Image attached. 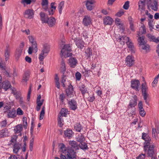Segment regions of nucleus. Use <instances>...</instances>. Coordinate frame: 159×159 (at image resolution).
<instances>
[{"mask_svg": "<svg viewBox=\"0 0 159 159\" xmlns=\"http://www.w3.org/2000/svg\"><path fill=\"white\" fill-rule=\"evenodd\" d=\"M71 47L69 44L64 45L61 51V57H62L63 56L65 58L71 56L72 53L70 52L71 51Z\"/></svg>", "mask_w": 159, "mask_h": 159, "instance_id": "1", "label": "nucleus"}, {"mask_svg": "<svg viewBox=\"0 0 159 159\" xmlns=\"http://www.w3.org/2000/svg\"><path fill=\"white\" fill-rule=\"evenodd\" d=\"M50 46L47 44H45L43 45V49L42 50L41 53L39 55V59L40 61H43L44 57H46L50 51Z\"/></svg>", "mask_w": 159, "mask_h": 159, "instance_id": "2", "label": "nucleus"}, {"mask_svg": "<svg viewBox=\"0 0 159 159\" xmlns=\"http://www.w3.org/2000/svg\"><path fill=\"white\" fill-rule=\"evenodd\" d=\"M154 146L153 144L148 145V148L145 149L144 148V151H147L148 157H151L156 156V153L154 150Z\"/></svg>", "mask_w": 159, "mask_h": 159, "instance_id": "3", "label": "nucleus"}, {"mask_svg": "<svg viewBox=\"0 0 159 159\" xmlns=\"http://www.w3.org/2000/svg\"><path fill=\"white\" fill-rule=\"evenodd\" d=\"M137 97L136 96L134 95L132 97L131 100L130 102V107L132 108V112L131 113H132V115L135 114V111L136 108L135 106L137 104Z\"/></svg>", "mask_w": 159, "mask_h": 159, "instance_id": "4", "label": "nucleus"}, {"mask_svg": "<svg viewBox=\"0 0 159 159\" xmlns=\"http://www.w3.org/2000/svg\"><path fill=\"white\" fill-rule=\"evenodd\" d=\"M142 138L145 140L144 143V148L146 149L148 148V145L150 144L151 139L149 136L146 133H142Z\"/></svg>", "mask_w": 159, "mask_h": 159, "instance_id": "5", "label": "nucleus"}, {"mask_svg": "<svg viewBox=\"0 0 159 159\" xmlns=\"http://www.w3.org/2000/svg\"><path fill=\"white\" fill-rule=\"evenodd\" d=\"M140 85V83L138 80L133 79L131 81V87L133 89L136 91H139V86Z\"/></svg>", "mask_w": 159, "mask_h": 159, "instance_id": "6", "label": "nucleus"}, {"mask_svg": "<svg viewBox=\"0 0 159 159\" xmlns=\"http://www.w3.org/2000/svg\"><path fill=\"white\" fill-rule=\"evenodd\" d=\"M83 24L85 26L88 27L92 24V20L89 16H84L83 20Z\"/></svg>", "mask_w": 159, "mask_h": 159, "instance_id": "7", "label": "nucleus"}, {"mask_svg": "<svg viewBox=\"0 0 159 159\" xmlns=\"http://www.w3.org/2000/svg\"><path fill=\"white\" fill-rule=\"evenodd\" d=\"M116 39L118 41L120 42V43L124 44L126 43L128 47L129 48V39L128 37L125 36H122L121 37L120 36H119Z\"/></svg>", "mask_w": 159, "mask_h": 159, "instance_id": "8", "label": "nucleus"}, {"mask_svg": "<svg viewBox=\"0 0 159 159\" xmlns=\"http://www.w3.org/2000/svg\"><path fill=\"white\" fill-rule=\"evenodd\" d=\"M68 104L70 109L71 110L75 111L77 108V102L74 99L68 101Z\"/></svg>", "mask_w": 159, "mask_h": 159, "instance_id": "9", "label": "nucleus"}, {"mask_svg": "<svg viewBox=\"0 0 159 159\" xmlns=\"http://www.w3.org/2000/svg\"><path fill=\"white\" fill-rule=\"evenodd\" d=\"M74 41L78 48L82 49L84 47V43L81 39L80 38H75L74 39Z\"/></svg>", "mask_w": 159, "mask_h": 159, "instance_id": "10", "label": "nucleus"}, {"mask_svg": "<svg viewBox=\"0 0 159 159\" xmlns=\"http://www.w3.org/2000/svg\"><path fill=\"white\" fill-rule=\"evenodd\" d=\"M34 15V11L32 9H28L25 10L24 13L25 17L29 19H32Z\"/></svg>", "mask_w": 159, "mask_h": 159, "instance_id": "11", "label": "nucleus"}, {"mask_svg": "<svg viewBox=\"0 0 159 159\" xmlns=\"http://www.w3.org/2000/svg\"><path fill=\"white\" fill-rule=\"evenodd\" d=\"M158 0H153L148 5L153 10L155 11L158 9Z\"/></svg>", "mask_w": 159, "mask_h": 159, "instance_id": "12", "label": "nucleus"}, {"mask_svg": "<svg viewBox=\"0 0 159 159\" xmlns=\"http://www.w3.org/2000/svg\"><path fill=\"white\" fill-rule=\"evenodd\" d=\"M23 129L22 125L21 124H18L15 127L14 130L15 134H18V135L21 136L22 135L21 132L22 131Z\"/></svg>", "mask_w": 159, "mask_h": 159, "instance_id": "13", "label": "nucleus"}, {"mask_svg": "<svg viewBox=\"0 0 159 159\" xmlns=\"http://www.w3.org/2000/svg\"><path fill=\"white\" fill-rule=\"evenodd\" d=\"M11 49L9 45L7 44L5 50L4 56L5 61H7L9 59L10 55Z\"/></svg>", "mask_w": 159, "mask_h": 159, "instance_id": "14", "label": "nucleus"}, {"mask_svg": "<svg viewBox=\"0 0 159 159\" xmlns=\"http://www.w3.org/2000/svg\"><path fill=\"white\" fill-rule=\"evenodd\" d=\"M77 63L78 61L76 58L71 57L68 60V63L71 67L74 68Z\"/></svg>", "mask_w": 159, "mask_h": 159, "instance_id": "15", "label": "nucleus"}, {"mask_svg": "<svg viewBox=\"0 0 159 159\" xmlns=\"http://www.w3.org/2000/svg\"><path fill=\"white\" fill-rule=\"evenodd\" d=\"M11 84L8 81H3L0 85V89H3L6 91L10 87Z\"/></svg>", "mask_w": 159, "mask_h": 159, "instance_id": "16", "label": "nucleus"}, {"mask_svg": "<svg viewBox=\"0 0 159 159\" xmlns=\"http://www.w3.org/2000/svg\"><path fill=\"white\" fill-rule=\"evenodd\" d=\"M94 0H87L86 6L87 9L89 11L92 10L94 7Z\"/></svg>", "mask_w": 159, "mask_h": 159, "instance_id": "17", "label": "nucleus"}, {"mask_svg": "<svg viewBox=\"0 0 159 159\" xmlns=\"http://www.w3.org/2000/svg\"><path fill=\"white\" fill-rule=\"evenodd\" d=\"M66 156L68 158L70 159L76 158L75 152H74V150L71 149L67 151Z\"/></svg>", "mask_w": 159, "mask_h": 159, "instance_id": "18", "label": "nucleus"}, {"mask_svg": "<svg viewBox=\"0 0 159 159\" xmlns=\"http://www.w3.org/2000/svg\"><path fill=\"white\" fill-rule=\"evenodd\" d=\"M61 72L62 74V76L63 77H66V75L65 73L66 68L65 66V64L63 59H62L61 61V66L60 67Z\"/></svg>", "mask_w": 159, "mask_h": 159, "instance_id": "19", "label": "nucleus"}, {"mask_svg": "<svg viewBox=\"0 0 159 159\" xmlns=\"http://www.w3.org/2000/svg\"><path fill=\"white\" fill-rule=\"evenodd\" d=\"M55 22L56 20L55 18L51 17L49 18H48L45 23H47L49 27H52L55 25Z\"/></svg>", "mask_w": 159, "mask_h": 159, "instance_id": "20", "label": "nucleus"}, {"mask_svg": "<svg viewBox=\"0 0 159 159\" xmlns=\"http://www.w3.org/2000/svg\"><path fill=\"white\" fill-rule=\"evenodd\" d=\"M69 144L73 150H77L79 149V145L77 142L75 141H70Z\"/></svg>", "mask_w": 159, "mask_h": 159, "instance_id": "21", "label": "nucleus"}, {"mask_svg": "<svg viewBox=\"0 0 159 159\" xmlns=\"http://www.w3.org/2000/svg\"><path fill=\"white\" fill-rule=\"evenodd\" d=\"M7 117L8 118H14L16 116V111L14 109L9 110L7 112Z\"/></svg>", "mask_w": 159, "mask_h": 159, "instance_id": "22", "label": "nucleus"}, {"mask_svg": "<svg viewBox=\"0 0 159 159\" xmlns=\"http://www.w3.org/2000/svg\"><path fill=\"white\" fill-rule=\"evenodd\" d=\"M67 96L70 98L73 93V88L72 86L70 84V85L68 86L66 91Z\"/></svg>", "mask_w": 159, "mask_h": 159, "instance_id": "23", "label": "nucleus"}, {"mask_svg": "<svg viewBox=\"0 0 159 159\" xmlns=\"http://www.w3.org/2000/svg\"><path fill=\"white\" fill-rule=\"evenodd\" d=\"M79 88L83 96H84L85 94L86 93H88L89 95V92L87 91V88L86 87V86L84 84H82L80 85Z\"/></svg>", "mask_w": 159, "mask_h": 159, "instance_id": "24", "label": "nucleus"}, {"mask_svg": "<svg viewBox=\"0 0 159 159\" xmlns=\"http://www.w3.org/2000/svg\"><path fill=\"white\" fill-rule=\"evenodd\" d=\"M9 132L8 130L5 128L0 131V138H4L9 136Z\"/></svg>", "mask_w": 159, "mask_h": 159, "instance_id": "25", "label": "nucleus"}, {"mask_svg": "<svg viewBox=\"0 0 159 159\" xmlns=\"http://www.w3.org/2000/svg\"><path fill=\"white\" fill-rule=\"evenodd\" d=\"M113 22L112 19L110 16H107L103 19V23L105 25H111Z\"/></svg>", "mask_w": 159, "mask_h": 159, "instance_id": "26", "label": "nucleus"}, {"mask_svg": "<svg viewBox=\"0 0 159 159\" xmlns=\"http://www.w3.org/2000/svg\"><path fill=\"white\" fill-rule=\"evenodd\" d=\"M28 38L30 43H31L32 45L33 46V47L37 49V44L34 37L32 36H30L28 37Z\"/></svg>", "mask_w": 159, "mask_h": 159, "instance_id": "27", "label": "nucleus"}, {"mask_svg": "<svg viewBox=\"0 0 159 159\" xmlns=\"http://www.w3.org/2000/svg\"><path fill=\"white\" fill-rule=\"evenodd\" d=\"M21 146L20 144L19 143H15L13 147V151L14 153L17 154L20 149V147Z\"/></svg>", "mask_w": 159, "mask_h": 159, "instance_id": "28", "label": "nucleus"}, {"mask_svg": "<svg viewBox=\"0 0 159 159\" xmlns=\"http://www.w3.org/2000/svg\"><path fill=\"white\" fill-rule=\"evenodd\" d=\"M64 134L66 137H68L70 139L72 137L73 132L72 130L68 129L64 131Z\"/></svg>", "mask_w": 159, "mask_h": 159, "instance_id": "29", "label": "nucleus"}, {"mask_svg": "<svg viewBox=\"0 0 159 159\" xmlns=\"http://www.w3.org/2000/svg\"><path fill=\"white\" fill-rule=\"evenodd\" d=\"M39 15L42 23H45L48 18V16L46 15L44 13L42 12H40Z\"/></svg>", "mask_w": 159, "mask_h": 159, "instance_id": "30", "label": "nucleus"}, {"mask_svg": "<svg viewBox=\"0 0 159 159\" xmlns=\"http://www.w3.org/2000/svg\"><path fill=\"white\" fill-rule=\"evenodd\" d=\"M137 36L138 37V41L139 46L146 43V41L144 39L145 37L144 36H141V35L138 36V35Z\"/></svg>", "mask_w": 159, "mask_h": 159, "instance_id": "31", "label": "nucleus"}, {"mask_svg": "<svg viewBox=\"0 0 159 159\" xmlns=\"http://www.w3.org/2000/svg\"><path fill=\"white\" fill-rule=\"evenodd\" d=\"M85 56L87 58H90V57L92 55V50L90 48H88L85 50Z\"/></svg>", "mask_w": 159, "mask_h": 159, "instance_id": "32", "label": "nucleus"}, {"mask_svg": "<svg viewBox=\"0 0 159 159\" xmlns=\"http://www.w3.org/2000/svg\"><path fill=\"white\" fill-rule=\"evenodd\" d=\"M145 3V0H140L138 3L139 9L141 10L144 9Z\"/></svg>", "mask_w": 159, "mask_h": 159, "instance_id": "33", "label": "nucleus"}, {"mask_svg": "<svg viewBox=\"0 0 159 159\" xmlns=\"http://www.w3.org/2000/svg\"><path fill=\"white\" fill-rule=\"evenodd\" d=\"M148 88L146 82L144 81L141 84L142 93L148 92Z\"/></svg>", "mask_w": 159, "mask_h": 159, "instance_id": "34", "label": "nucleus"}, {"mask_svg": "<svg viewBox=\"0 0 159 159\" xmlns=\"http://www.w3.org/2000/svg\"><path fill=\"white\" fill-rule=\"evenodd\" d=\"M76 140L80 143L84 142L85 140V138L84 135L82 134H79L76 138Z\"/></svg>", "mask_w": 159, "mask_h": 159, "instance_id": "35", "label": "nucleus"}, {"mask_svg": "<svg viewBox=\"0 0 159 159\" xmlns=\"http://www.w3.org/2000/svg\"><path fill=\"white\" fill-rule=\"evenodd\" d=\"M146 33V29L145 26L143 25L140 28L139 31L137 34L138 36L141 35L143 34H145Z\"/></svg>", "mask_w": 159, "mask_h": 159, "instance_id": "36", "label": "nucleus"}, {"mask_svg": "<svg viewBox=\"0 0 159 159\" xmlns=\"http://www.w3.org/2000/svg\"><path fill=\"white\" fill-rule=\"evenodd\" d=\"M78 145L79 148L80 147L81 149L83 150H87L88 149L87 144L84 142L80 143Z\"/></svg>", "mask_w": 159, "mask_h": 159, "instance_id": "37", "label": "nucleus"}, {"mask_svg": "<svg viewBox=\"0 0 159 159\" xmlns=\"http://www.w3.org/2000/svg\"><path fill=\"white\" fill-rule=\"evenodd\" d=\"M83 127L80 123H76L74 125L75 129L77 132H80Z\"/></svg>", "mask_w": 159, "mask_h": 159, "instance_id": "38", "label": "nucleus"}, {"mask_svg": "<svg viewBox=\"0 0 159 159\" xmlns=\"http://www.w3.org/2000/svg\"><path fill=\"white\" fill-rule=\"evenodd\" d=\"M64 1L61 2L58 5V9L60 14L62 13V10L64 7Z\"/></svg>", "mask_w": 159, "mask_h": 159, "instance_id": "39", "label": "nucleus"}, {"mask_svg": "<svg viewBox=\"0 0 159 159\" xmlns=\"http://www.w3.org/2000/svg\"><path fill=\"white\" fill-rule=\"evenodd\" d=\"M12 93L13 94L16 99L17 100H18L19 98L21 97V93L19 92L13 90Z\"/></svg>", "mask_w": 159, "mask_h": 159, "instance_id": "40", "label": "nucleus"}, {"mask_svg": "<svg viewBox=\"0 0 159 159\" xmlns=\"http://www.w3.org/2000/svg\"><path fill=\"white\" fill-rule=\"evenodd\" d=\"M29 72L27 71L25 72L23 78V81L26 82L29 80Z\"/></svg>", "mask_w": 159, "mask_h": 159, "instance_id": "41", "label": "nucleus"}, {"mask_svg": "<svg viewBox=\"0 0 159 159\" xmlns=\"http://www.w3.org/2000/svg\"><path fill=\"white\" fill-rule=\"evenodd\" d=\"M142 95L143 96L144 100L145 101V102L148 105H149V102L148 101L147 99L148 98L149 95L148 93V92L142 93Z\"/></svg>", "mask_w": 159, "mask_h": 159, "instance_id": "42", "label": "nucleus"}, {"mask_svg": "<svg viewBox=\"0 0 159 159\" xmlns=\"http://www.w3.org/2000/svg\"><path fill=\"white\" fill-rule=\"evenodd\" d=\"M139 47L143 50H145L146 51L148 50L149 49V46L146 43L139 46Z\"/></svg>", "mask_w": 159, "mask_h": 159, "instance_id": "43", "label": "nucleus"}, {"mask_svg": "<svg viewBox=\"0 0 159 159\" xmlns=\"http://www.w3.org/2000/svg\"><path fill=\"white\" fill-rule=\"evenodd\" d=\"M67 109L65 108H62L61 109V112H60V114L61 115V116L66 117L67 115Z\"/></svg>", "mask_w": 159, "mask_h": 159, "instance_id": "44", "label": "nucleus"}, {"mask_svg": "<svg viewBox=\"0 0 159 159\" xmlns=\"http://www.w3.org/2000/svg\"><path fill=\"white\" fill-rule=\"evenodd\" d=\"M59 146H60V150L63 153H65V154L67 153L66 148L65 144L63 143H61Z\"/></svg>", "mask_w": 159, "mask_h": 159, "instance_id": "45", "label": "nucleus"}, {"mask_svg": "<svg viewBox=\"0 0 159 159\" xmlns=\"http://www.w3.org/2000/svg\"><path fill=\"white\" fill-rule=\"evenodd\" d=\"M134 115V116L133 117V119H132L133 121L131 123V126H133L135 125L138 122V118L136 116Z\"/></svg>", "mask_w": 159, "mask_h": 159, "instance_id": "46", "label": "nucleus"}, {"mask_svg": "<svg viewBox=\"0 0 159 159\" xmlns=\"http://www.w3.org/2000/svg\"><path fill=\"white\" fill-rule=\"evenodd\" d=\"M130 51L132 53H134L135 51V48L133 43L130 41Z\"/></svg>", "mask_w": 159, "mask_h": 159, "instance_id": "47", "label": "nucleus"}, {"mask_svg": "<svg viewBox=\"0 0 159 159\" xmlns=\"http://www.w3.org/2000/svg\"><path fill=\"white\" fill-rule=\"evenodd\" d=\"M0 68L3 71H6L5 64L2 60H0Z\"/></svg>", "mask_w": 159, "mask_h": 159, "instance_id": "48", "label": "nucleus"}, {"mask_svg": "<svg viewBox=\"0 0 159 159\" xmlns=\"http://www.w3.org/2000/svg\"><path fill=\"white\" fill-rule=\"evenodd\" d=\"M63 121L61 117V116H60L58 117V124L59 126L60 127H61L63 125V124L62 123Z\"/></svg>", "mask_w": 159, "mask_h": 159, "instance_id": "49", "label": "nucleus"}, {"mask_svg": "<svg viewBox=\"0 0 159 159\" xmlns=\"http://www.w3.org/2000/svg\"><path fill=\"white\" fill-rule=\"evenodd\" d=\"M87 98L88 101L90 102H93L95 98L94 94L93 93L92 95H90Z\"/></svg>", "mask_w": 159, "mask_h": 159, "instance_id": "50", "label": "nucleus"}, {"mask_svg": "<svg viewBox=\"0 0 159 159\" xmlns=\"http://www.w3.org/2000/svg\"><path fill=\"white\" fill-rule=\"evenodd\" d=\"M159 78V74H158L157 76H156L154 79V80L152 83V86L153 87L155 86L156 84H157Z\"/></svg>", "mask_w": 159, "mask_h": 159, "instance_id": "51", "label": "nucleus"}, {"mask_svg": "<svg viewBox=\"0 0 159 159\" xmlns=\"http://www.w3.org/2000/svg\"><path fill=\"white\" fill-rule=\"evenodd\" d=\"M135 61L134 58L133 56H130V67L134 65Z\"/></svg>", "mask_w": 159, "mask_h": 159, "instance_id": "52", "label": "nucleus"}, {"mask_svg": "<svg viewBox=\"0 0 159 159\" xmlns=\"http://www.w3.org/2000/svg\"><path fill=\"white\" fill-rule=\"evenodd\" d=\"M124 10L123 9H121L116 14V16L120 17L122 16L124 14Z\"/></svg>", "mask_w": 159, "mask_h": 159, "instance_id": "53", "label": "nucleus"}, {"mask_svg": "<svg viewBox=\"0 0 159 159\" xmlns=\"http://www.w3.org/2000/svg\"><path fill=\"white\" fill-rule=\"evenodd\" d=\"M23 125L25 129H26L27 125V118L25 117H23Z\"/></svg>", "mask_w": 159, "mask_h": 159, "instance_id": "54", "label": "nucleus"}, {"mask_svg": "<svg viewBox=\"0 0 159 159\" xmlns=\"http://www.w3.org/2000/svg\"><path fill=\"white\" fill-rule=\"evenodd\" d=\"M22 51L17 49L16 52L15 56L16 58H19L20 56Z\"/></svg>", "mask_w": 159, "mask_h": 159, "instance_id": "55", "label": "nucleus"}, {"mask_svg": "<svg viewBox=\"0 0 159 159\" xmlns=\"http://www.w3.org/2000/svg\"><path fill=\"white\" fill-rule=\"evenodd\" d=\"M139 114L141 116L144 117L145 116L146 112L143 108L139 110Z\"/></svg>", "mask_w": 159, "mask_h": 159, "instance_id": "56", "label": "nucleus"}, {"mask_svg": "<svg viewBox=\"0 0 159 159\" xmlns=\"http://www.w3.org/2000/svg\"><path fill=\"white\" fill-rule=\"evenodd\" d=\"M75 76L76 80L79 81L81 79V75L80 73L78 72L76 73Z\"/></svg>", "mask_w": 159, "mask_h": 159, "instance_id": "57", "label": "nucleus"}, {"mask_svg": "<svg viewBox=\"0 0 159 159\" xmlns=\"http://www.w3.org/2000/svg\"><path fill=\"white\" fill-rule=\"evenodd\" d=\"M129 7V1H127L125 2L123 5V8L125 10H128Z\"/></svg>", "mask_w": 159, "mask_h": 159, "instance_id": "58", "label": "nucleus"}, {"mask_svg": "<svg viewBox=\"0 0 159 159\" xmlns=\"http://www.w3.org/2000/svg\"><path fill=\"white\" fill-rule=\"evenodd\" d=\"M66 96L64 93L61 94L59 96L60 100L61 101L62 103H63L64 102V99L65 98Z\"/></svg>", "mask_w": 159, "mask_h": 159, "instance_id": "59", "label": "nucleus"}, {"mask_svg": "<svg viewBox=\"0 0 159 159\" xmlns=\"http://www.w3.org/2000/svg\"><path fill=\"white\" fill-rule=\"evenodd\" d=\"M7 124V121L6 120H4L0 123V125L1 127H4L6 126Z\"/></svg>", "mask_w": 159, "mask_h": 159, "instance_id": "60", "label": "nucleus"}, {"mask_svg": "<svg viewBox=\"0 0 159 159\" xmlns=\"http://www.w3.org/2000/svg\"><path fill=\"white\" fill-rule=\"evenodd\" d=\"M31 2V0H21V3L24 4L26 3L27 4H30Z\"/></svg>", "mask_w": 159, "mask_h": 159, "instance_id": "61", "label": "nucleus"}, {"mask_svg": "<svg viewBox=\"0 0 159 159\" xmlns=\"http://www.w3.org/2000/svg\"><path fill=\"white\" fill-rule=\"evenodd\" d=\"M19 101L20 104L22 107H25L24 102L23 101V98L22 97H21L19 98Z\"/></svg>", "mask_w": 159, "mask_h": 159, "instance_id": "62", "label": "nucleus"}, {"mask_svg": "<svg viewBox=\"0 0 159 159\" xmlns=\"http://www.w3.org/2000/svg\"><path fill=\"white\" fill-rule=\"evenodd\" d=\"M153 20H150L148 23V25L149 27V28L150 30H152V29H153Z\"/></svg>", "mask_w": 159, "mask_h": 159, "instance_id": "63", "label": "nucleus"}, {"mask_svg": "<svg viewBox=\"0 0 159 159\" xmlns=\"http://www.w3.org/2000/svg\"><path fill=\"white\" fill-rule=\"evenodd\" d=\"M145 154H139L137 157V159H145Z\"/></svg>", "mask_w": 159, "mask_h": 159, "instance_id": "64", "label": "nucleus"}]
</instances>
